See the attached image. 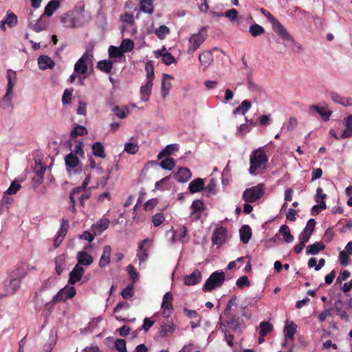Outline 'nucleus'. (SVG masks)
Returning <instances> with one entry per match:
<instances>
[{"mask_svg":"<svg viewBox=\"0 0 352 352\" xmlns=\"http://www.w3.org/2000/svg\"><path fill=\"white\" fill-rule=\"evenodd\" d=\"M268 157L263 147L252 151L250 155V168L249 173L250 175L262 174L267 168Z\"/></svg>","mask_w":352,"mask_h":352,"instance_id":"obj_1","label":"nucleus"},{"mask_svg":"<svg viewBox=\"0 0 352 352\" xmlns=\"http://www.w3.org/2000/svg\"><path fill=\"white\" fill-rule=\"evenodd\" d=\"M175 149H176V144L168 145L158 154L157 158L159 160H162V161L160 162L152 161L150 163L157 164L165 170H171L175 166V163L174 159L170 157V156Z\"/></svg>","mask_w":352,"mask_h":352,"instance_id":"obj_2","label":"nucleus"},{"mask_svg":"<svg viewBox=\"0 0 352 352\" xmlns=\"http://www.w3.org/2000/svg\"><path fill=\"white\" fill-rule=\"evenodd\" d=\"M24 272H19V270L14 271L9 280L4 281L6 292L1 294V297L7 296L14 294L21 285V279L24 277Z\"/></svg>","mask_w":352,"mask_h":352,"instance_id":"obj_3","label":"nucleus"},{"mask_svg":"<svg viewBox=\"0 0 352 352\" xmlns=\"http://www.w3.org/2000/svg\"><path fill=\"white\" fill-rule=\"evenodd\" d=\"M208 31L206 26H203L197 33L193 34L188 39L189 47L187 49L188 54H192L198 50L201 45L206 40Z\"/></svg>","mask_w":352,"mask_h":352,"instance_id":"obj_4","label":"nucleus"},{"mask_svg":"<svg viewBox=\"0 0 352 352\" xmlns=\"http://www.w3.org/2000/svg\"><path fill=\"white\" fill-rule=\"evenodd\" d=\"M226 280L225 273L223 272H214L210 274L203 286V291L211 292L217 287H221Z\"/></svg>","mask_w":352,"mask_h":352,"instance_id":"obj_5","label":"nucleus"},{"mask_svg":"<svg viewBox=\"0 0 352 352\" xmlns=\"http://www.w3.org/2000/svg\"><path fill=\"white\" fill-rule=\"evenodd\" d=\"M265 185L259 184L246 189L243 194V198L245 202L252 203L259 199L264 194Z\"/></svg>","mask_w":352,"mask_h":352,"instance_id":"obj_6","label":"nucleus"},{"mask_svg":"<svg viewBox=\"0 0 352 352\" xmlns=\"http://www.w3.org/2000/svg\"><path fill=\"white\" fill-rule=\"evenodd\" d=\"M92 54L85 52L74 65V72L78 75H85L87 73L89 65H92Z\"/></svg>","mask_w":352,"mask_h":352,"instance_id":"obj_7","label":"nucleus"},{"mask_svg":"<svg viewBox=\"0 0 352 352\" xmlns=\"http://www.w3.org/2000/svg\"><path fill=\"white\" fill-rule=\"evenodd\" d=\"M76 294L75 288L65 286L62 288L52 298L50 302L46 303L45 307H50L52 304L59 301H65L68 298H72Z\"/></svg>","mask_w":352,"mask_h":352,"instance_id":"obj_8","label":"nucleus"},{"mask_svg":"<svg viewBox=\"0 0 352 352\" xmlns=\"http://www.w3.org/2000/svg\"><path fill=\"white\" fill-rule=\"evenodd\" d=\"M204 203L197 199L192 202L191 208H192V220H197L199 219L205 218L206 217L204 212Z\"/></svg>","mask_w":352,"mask_h":352,"instance_id":"obj_9","label":"nucleus"},{"mask_svg":"<svg viewBox=\"0 0 352 352\" xmlns=\"http://www.w3.org/2000/svg\"><path fill=\"white\" fill-rule=\"evenodd\" d=\"M173 295L170 292H166L163 297L162 308L163 309L162 315L164 318H168L173 311L172 305Z\"/></svg>","mask_w":352,"mask_h":352,"instance_id":"obj_10","label":"nucleus"},{"mask_svg":"<svg viewBox=\"0 0 352 352\" xmlns=\"http://www.w3.org/2000/svg\"><path fill=\"white\" fill-rule=\"evenodd\" d=\"M18 23V17L17 16L12 12L8 10L6 13V15L1 21H0V29L3 31L6 30V25H7L9 28H12L16 26Z\"/></svg>","mask_w":352,"mask_h":352,"instance_id":"obj_11","label":"nucleus"},{"mask_svg":"<svg viewBox=\"0 0 352 352\" xmlns=\"http://www.w3.org/2000/svg\"><path fill=\"white\" fill-rule=\"evenodd\" d=\"M90 181V176L87 175L85 180L83 181L82 185L79 187L75 188L73 189L72 192L69 195V199H70V205L72 208L73 211L75 210L74 206H75V198L76 195H79L87 187L89 182Z\"/></svg>","mask_w":352,"mask_h":352,"instance_id":"obj_12","label":"nucleus"},{"mask_svg":"<svg viewBox=\"0 0 352 352\" xmlns=\"http://www.w3.org/2000/svg\"><path fill=\"white\" fill-rule=\"evenodd\" d=\"M227 231L223 228H217L212 234V241L214 245H221L226 241Z\"/></svg>","mask_w":352,"mask_h":352,"instance_id":"obj_13","label":"nucleus"},{"mask_svg":"<svg viewBox=\"0 0 352 352\" xmlns=\"http://www.w3.org/2000/svg\"><path fill=\"white\" fill-rule=\"evenodd\" d=\"M272 27L274 30L283 40L286 41H293L292 36L278 21H276L272 25Z\"/></svg>","mask_w":352,"mask_h":352,"instance_id":"obj_14","label":"nucleus"},{"mask_svg":"<svg viewBox=\"0 0 352 352\" xmlns=\"http://www.w3.org/2000/svg\"><path fill=\"white\" fill-rule=\"evenodd\" d=\"M84 272L85 270L82 266L76 265L69 273V284L74 285L76 282L79 281L82 278Z\"/></svg>","mask_w":352,"mask_h":352,"instance_id":"obj_15","label":"nucleus"},{"mask_svg":"<svg viewBox=\"0 0 352 352\" xmlns=\"http://www.w3.org/2000/svg\"><path fill=\"white\" fill-rule=\"evenodd\" d=\"M315 223L316 221H307L306 227L298 236L300 242L307 243L309 240L315 228Z\"/></svg>","mask_w":352,"mask_h":352,"instance_id":"obj_16","label":"nucleus"},{"mask_svg":"<svg viewBox=\"0 0 352 352\" xmlns=\"http://www.w3.org/2000/svg\"><path fill=\"white\" fill-rule=\"evenodd\" d=\"M202 278V275L200 271L195 270L190 275H187L184 278V284L186 285H195L198 284Z\"/></svg>","mask_w":352,"mask_h":352,"instance_id":"obj_17","label":"nucleus"},{"mask_svg":"<svg viewBox=\"0 0 352 352\" xmlns=\"http://www.w3.org/2000/svg\"><path fill=\"white\" fill-rule=\"evenodd\" d=\"M213 60V55L209 50L201 53L199 56V61L203 67L204 70L207 69Z\"/></svg>","mask_w":352,"mask_h":352,"instance_id":"obj_18","label":"nucleus"},{"mask_svg":"<svg viewBox=\"0 0 352 352\" xmlns=\"http://www.w3.org/2000/svg\"><path fill=\"white\" fill-rule=\"evenodd\" d=\"M77 261L79 265L88 266L90 265L93 261V257L85 251L79 252L77 254Z\"/></svg>","mask_w":352,"mask_h":352,"instance_id":"obj_19","label":"nucleus"},{"mask_svg":"<svg viewBox=\"0 0 352 352\" xmlns=\"http://www.w3.org/2000/svg\"><path fill=\"white\" fill-rule=\"evenodd\" d=\"M38 64L39 68L42 70L46 69H52L54 67L55 63L54 60L48 56L41 55L38 58Z\"/></svg>","mask_w":352,"mask_h":352,"instance_id":"obj_20","label":"nucleus"},{"mask_svg":"<svg viewBox=\"0 0 352 352\" xmlns=\"http://www.w3.org/2000/svg\"><path fill=\"white\" fill-rule=\"evenodd\" d=\"M330 98L333 102L340 104L344 107L352 106L351 98L342 97L336 92L330 93Z\"/></svg>","mask_w":352,"mask_h":352,"instance_id":"obj_21","label":"nucleus"},{"mask_svg":"<svg viewBox=\"0 0 352 352\" xmlns=\"http://www.w3.org/2000/svg\"><path fill=\"white\" fill-rule=\"evenodd\" d=\"M155 56L162 58L163 62L166 65H170L175 61V57L169 52H168L165 47L162 50L155 52Z\"/></svg>","mask_w":352,"mask_h":352,"instance_id":"obj_22","label":"nucleus"},{"mask_svg":"<svg viewBox=\"0 0 352 352\" xmlns=\"http://www.w3.org/2000/svg\"><path fill=\"white\" fill-rule=\"evenodd\" d=\"M111 253V248L110 245H105L103 248V252L100 256L99 265L100 267L107 266L110 263V256Z\"/></svg>","mask_w":352,"mask_h":352,"instance_id":"obj_23","label":"nucleus"},{"mask_svg":"<svg viewBox=\"0 0 352 352\" xmlns=\"http://www.w3.org/2000/svg\"><path fill=\"white\" fill-rule=\"evenodd\" d=\"M68 221H63L61 227L58 232L56 237L54 239V246L58 248L63 241L68 230Z\"/></svg>","mask_w":352,"mask_h":352,"instance_id":"obj_24","label":"nucleus"},{"mask_svg":"<svg viewBox=\"0 0 352 352\" xmlns=\"http://www.w3.org/2000/svg\"><path fill=\"white\" fill-rule=\"evenodd\" d=\"M344 125L345 126V129L340 135V138L345 139L352 137V115H349L344 118Z\"/></svg>","mask_w":352,"mask_h":352,"instance_id":"obj_25","label":"nucleus"},{"mask_svg":"<svg viewBox=\"0 0 352 352\" xmlns=\"http://www.w3.org/2000/svg\"><path fill=\"white\" fill-rule=\"evenodd\" d=\"M65 162L67 170H70V169L76 168L78 165L80 161L75 154L70 153L65 155Z\"/></svg>","mask_w":352,"mask_h":352,"instance_id":"obj_26","label":"nucleus"},{"mask_svg":"<svg viewBox=\"0 0 352 352\" xmlns=\"http://www.w3.org/2000/svg\"><path fill=\"white\" fill-rule=\"evenodd\" d=\"M192 177L191 171L186 167H180L177 169V182L185 183Z\"/></svg>","mask_w":352,"mask_h":352,"instance_id":"obj_27","label":"nucleus"},{"mask_svg":"<svg viewBox=\"0 0 352 352\" xmlns=\"http://www.w3.org/2000/svg\"><path fill=\"white\" fill-rule=\"evenodd\" d=\"M240 240L247 244L252 237V230L249 226L244 225L239 230Z\"/></svg>","mask_w":352,"mask_h":352,"instance_id":"obj_28","label":"nucleus"},{"mask_svg":"<svg viewBox=\"0 0 352 352\" xmlns=\"http://www.w3.org/2000/svg\"><path fill=\"white\" fill-rule=\"evenodd\" d=\"M204 188V182L201 178H197L188 185V189L191 193L200 192Z\"/></svg>","mask_w":352,"mask_h":352,"instance_id":"obj_29","label":"nucleus"},{"mask_svg":"<svg viewBox=\"0 0 352 352\" xmlns=\"http://www.w3.org/2000/svg\"><path fill=\"white\" fill-rule=\"evenodd\" d=\"M36 20L35 21H29L28 27L34 32H39L46 28V23L42 20V16Z\"/></svg>","mask_w":352,"mask_h":352,"instance_id":"obj_30","label":"nucleus"},{"mask_svg":"<svg viewBox=\"0 0 352 352\" xmlns=\"http://www.w3.org/2000/svg\"><path fill=\"white\" fill-rule=\"evenodd\" d=\"M173 79V77L168 74H164L162 81V93L163 97H165L168 94L171 87L170 80Z\"/></svg>","mask_w":352,"mask_h":352,"instance_id":"obj_31","label":"nucleus"},{"mask_svg":"<svg viewBox=\"0 0 352 352\" xmlns=\"http://www.w3.org/2000/svg\"><path fill=\"white\" fill-rule=\"evenodd\" d=\"M55 261V270L58 275H60L61 273L65 269V255L60 254L56 256L54 259Z\"/></svg>","mask_w":352,"mask_h":352,"instance_id":"obj_32","label":"nucleus"},{"mask_svg":"<svg viewBox=\"0 0 352 352\" xmlns=\"http://www.w3.org/2000/svg\"><path fill=\"white\" fill-rule=\"evenodd\" d=\"M6 77L8 79L7 89L8 90L9 92H12L14 86L15 85V84L16 82V73L15 71L8 69L7 70Z\"/></svg>","mask_w":352,"mask_h":352,"instance_id":"obj_33","label":"nucleus"},{"mask_svg":"<svg viewBox=\"0 0 352 352\" xmlns=\"http://www.w3.org/2000/svg\"><path fill=\"white\" fill-rule=\"evenodd\" d=\"M59 6L60 2L58 0H51L45 6L44 14L43 15H46L47 16H52L54 11L59 8Z\"/></svg>","mask_w":352,"mask_h":352,"instance_id":"obj_34","label":"nucleus"},{"mask_svg":"<svg viewBox=\"0 0 352 352\" xmlns=\"http://www.w3.org/2000/svg\"><path fill=\"white\" fill-rule=\"evenodd\" d=\"M153 87V82L150 81H147L146 85L141 87L140 93L142 96V100L144 102L148 100L150 95L151 94V90Z\"/></svg>","mask_w":352,"mask_h":352,"instance_id":"obj_35","label":"nucleus"},{"mask_svg":"<svg viewBox=\"0 0 352 352\" xmlns=\"http://www.w3.org/2000/svg\"><path fill=\"white\" fill-rule=\"evenodd\" d=\"M113 62L109 59L100 60L97 64V67L100 71L109 74L113 68Z\"/></svg>","mask_w":352,"mask_h":352,"instance_id":"obj_36","label":"nucleus"},{"mask_svg":"<svg viewBox=\"0 0 352 352\" xmlns=\"http://www.w3.org/2000/svg\"><path fill=\"white\" fill-rule=\"evenodd\" d=\"M279 233L283 236L285 243H290L294 241V236L292 235L289 228L287 225H282L280 226Z\"/></svg>","mask_w":352,"mask_h":352,"instance_id":"obj_37","label":"nucleus"},{"mask_svg":"<svg viewBox=\"0 0 352 352\" xmlns=\"http://www.w3.org/2000/svg\"><path fill=\"white\" fill-rule=\"evenodd\" d=\"M324 245L320 242L311 244L306 248V253L307 254L316 255L320 251L324 250Z\"/></svg>","mask_w":352,"mask_h":352,"instance_id":"obj_38","label":"nucleus"},{"mask_svg":"<svg viewBox=\"0 0 352 352\" xmlns=\"http://www.w3.org/2000/svg\"><path fill=\"white\" fill-rule=\"evenodd\" d=\"M91 148H92L93 154L96 157H99L101 158H104L106 157V154L104 152V148L103 145L102 144V143H100L99 142H96L94 143Z\"/></svg>","mask_w":352,"mask_h":352,"instance_id":"obj_39","label":"nucleus"},{"mask_svg":"<svg viewBox=\"0 0 352 352\" xmlns=\"http://www.w3.org/2000/svg\"><path fill=\"white\" fill-rule=\"evenodd\" d=\"M250 107L251 102L248 100H245L241 102V104L239 107H237L233 110V113L234 115L240 113L245 115V113L250 109Z\"/></svg>","mask_w":352,"mask_h":352,"instance_id":"obj_40","label":"nucleus"},{"mask_svg":"<svg viewBox=\"0 0 352 352\" xmlns=\"http://www.w3.org/2000/svg\"><path fill=\"white\" fill-rule=\"evenodd\" d=\"M247 86L250 91L261 93L262 88L254 82L252 75L250 74L247 76Z\"/></svg>","mask_w":352,"mask_h":352,"instance_id":"obj_41","label":"nucleus"},{"mask_svg":"<svg viewBox=\"0 0 352 352\" xmlns=\"http://www.w3.org/2000/svg\"><path fill=\"white\" fill-rule=\"evenodd\" d=\"M310 109L316 111L318 114H320L324 121L329 120L331 115V111H327L324 107H319L316 105H312L310 107Z\"/></svg>","mask_w":352,"mask_h":352,"instance_id":"obj_42","label":"nucleus"},{"mask_svg":"<svg viewBox=\"0 0 352 352\" xmlns=\"http://www.w3.org/2000/svg\"><path fill=\"white\" fill-rule=\"evenodd\" d=\"M148 241V239H144L139 245V250L137 253V256L140 261V264L145 261L148 258V254L146 250L144 249V245Z\"/></svg>","mask_w":352,"mask_h":352,"instance_id":"obj_43","label":"nucleus"},{"mask_svg":"<svg viewBox=\"0 0 352 352\" xmlns=\"http://www.w3.org/2000/svg\"><path fill=\"white\" fill-rule=\"evenodd\" d=\"M88 133L87 129L81 125L76 126L70 132V137L76 138L78 136H83L87 135Z\"/></svg>","mask_w":352,"mask_h":352,"instance_id":"obj_44","label":"nucleus"},{"mask_svg":"<svg viewBox=\"0 0 352 352\" xmlns=\"http://www.w3.org/2000/svg\"><path fill=\"white\" fill-rule=\"evenodd\" d=\"M12 92H9L6 90V93L3 96L2 100L0 102V107L3 109H7L12 106L11 98Z\"/></svg>","mask_w":352,"mask_h":352,"instance_id":"obj_45","label":"nucleus"},{"mask_svg":"<svg viewBox=\"0 0 352 352\" xmlns=\"http://www.w3.org/2000/svg\"><path fill=\"white\" fill-rule=\"evenodd\" d=\"M259 328V334L264 337L272 330L273 327L269 322L263 321L260 323Z\"/></svg>","mask_w":352,"mask_h":352,"instance_id":"obj_46","label":"nucleus"},{"mask_svg":"<svg viewBox=\"0 0 352 352\" xmlns=\"http://www.w3.org/2000/svg\"><path fill=\"white\" fill-rule=\"evenodd\" d=\"M140 10L142 12L152 14L153 12V6L152 4L151 0H141L140 1Z\"/></svg>","mask_w":352,"mask_h":352,"instance_id":"obj_47","label":"nucleus"},{"mask_svg":"<svg viewBox=\"0 0 352 352\" xmlns=\"http://www.w3.org/2000/svg\"><path fill=\"white\" fill-rule=\"evenodd\" d=\"M170 33L168 28L164 25H160L159 28L155 30V34L160 40L165 38V37Z\"/></svg>","mask_w":352,"mask_h":352,"instance_id":"obj_48","label":"nucleus"},{"mask_svg":"<svg viewBox=\"0 0 352 352\" xmlns=\"http://www.w3.org/2000/svg\"><path fill=\"white\" fill-rule=\"evenodd\" d=\"M249 32L252 36L256 37L263 34L265 32V30L261 25L255 23L250 27Z\"/></svg>","mask_w":352,"mask_h":352,"instance_id":"obj_49","label":"nucleus"},{"mask_svg":"<svg viewBox=\"0 0 352 352\" xmlns=\"http://www.w3.org/2000/svg\"><path fill=\"white\" fill-rule=\"evenodd\" d=\"M120 47L123 52H129L134 48V43L131 39H124L121 43Z\"/></svg>","mask_w":352,"mask_h":352,"instance_id":"obj_50","label":"nucleus"},{"mask_svg":"<svg viewBox=\"0 0 352 352\" xmlns=\"http://www.w3.org/2000/svg\"><path fill=\"white\" fill-rule=\"evenodd\" d=\"M113 111L116 116L121 119H123L126 117V113L129 111V110L126 107L120 108L118 106H116L113 108Z\"/></svg>","mask_w":352,"mask_h":352,"instance_id":"obj_51","label":"nucleus"},{"mask_svg":"<svg viewBox=\"0 0 352 352\" xmlns=\"http://www.w3.org/2000/svg\"><path fill=\"white\" fill-rule=\"evenodd\" d=\"M139 151V146L137 144L127 142L124 145V151L129 154L134 155Z\"/></svg>","mask_w":352,"mask_h":352,"instance_id":"obj_52","label":"nucleus"},{"mask_svg":"<svg viewBox=\"0 0 352 352\" xmlns=\"http://www.w3.org/2000/svg\"><path fill=\"white\" fill-rule=\"evenodd\" d=\"M145 69L146 72L147 81L151 80V82H153L155 76L153 65L151 62L147 63L145 67Z\"/></svg>","mask_w":352,"mask_h":352,"instance_id":"obj_53","label":"nucleus"},{"mask_svg":"<svg viewBox=\"0 0 352 352\" xmlns=\"http://www.w3.org/2000/svg\"><path fill=\"white\" fill-rule=\"evenodd\" d=\"M285 333L286 336L290 339L293 338L296 331V326L294 323L291 322L285 327Z\"/></svg>","mask_w":352,"mask_h":352,"instance_id":"obj_54","label":"nucleus"},{"mask_svg":"<svg viewBox=\"0 0 352 352\" xmlns=\"http://www.w3.org/2000/svg\"><path fill=\"white\" fill-rule=\"evenodd\" d=\"M108 52L111 58H120L122 56L120 49L113 45L109 47Z\"/></svg>","mask_w":352,"mask_h":352,"instance_id":"obj_55","label":"nucleus"},{"mask_svg":"<svg viewBox=\"0 0 352 352\" xmlns=\"http://www.w3.org/2000/svg\"><path fill=\"white\" fill-rule=\"evenodd\" d=\"M120 20L122 22L126 23L131 25L135 23L133 14L129 12H125L120 16Z\"/></svg>","mask_w":352,"mask_h":352,"instance_id":"obj_56","label":"nucleus"},{"mask_svg":"<svg viewBox=\"0 0 352 352\" xmlns=\"http://www.w3.org/2000/svg\"><path fill=\"white\" fill-rule=\"evenodd\" d=\"M91 193L89 191L85 190V189L80 193L79 195H76V199L79 200L80 205L82 206H84V203L86 200L90 198Z\"/></svg>","mask_w":352,"mask_h":352,"instance_id":"obj_57","label":"nucleus"},{"mask_svg":"<svg viewBox=\"0 0 352 352\" xmlns=\"http://www.w3.org/2000/svg\"><path fill=\"white\" fill-rule=\"evenodd\" d=\"M325 208H326L325 201H320V203H318L317 205H315L312 207L311 214L313 216H316V215L318 214L322 210H324Z\"/></svg>","mask_w":352,"mask_h":352,"instance_id":"obj_58","label":"nucleus"},{"mask_svg":"<svg viewBox=\"0 0 352 352\" xmlns=\"http://www.w3.org/2000/svg\"><path fill=\"white\" fill-rule=\"evenodd\" d=\"M56 283V278L50 277L48 279L45 280V282L43 283L41 287V292L47 289H52Z\"/></svg>","mask_w":352,"mask_h":352,"instance_id":"obj_59","label":"nucleus"},{"mask_svg":"<svg viewBox=\"0 0 352 352\" xmlns=\"http://www.w3.org/2000/svg\"><path fill=\"white\" fill-rule=\"evenodd\" d=\"M21 187V184L17 183L16 180H14L11 183L10 187L7 190V193L9 195H14L20 190Z\"/></svg>","mask_w":352,"mask_h":352,"instance_id":"obj_60","label":"nucleus"},{"mask_svg":"<svg viewBox=\"0 0 352 352\" xmlns=\"http://www.w3.org/2000/svg\"><path fill=\"white\" fill-rule=\"evenodd\" d=\"M115 347L119 352H126V341L123 339H118L115 342Z\"/></svg>","mask_w":352,"mask_h":352,"instance_id":"obj_61","label":"nucleus"},{"mask_svg":"<svg viewBox=\"0 0 352 352\" xmlns=\"http://www.w3.org/2000/svg\"><path fill=\"white\" fill-rule=\"evenodd\" d=\"M72 89H66L64 91L63 98H62V102L64 104H69L72 101Z\"/></svg>","mask_w":352,"mask_h":352,"instance_id":"obj_62","label":"nucleus"},{"mask_svg":"<svg viewBox=\"0 0 352 352\" xmlns=\"http://www.w3.org/2000/svg\"><path fill=\"white\" fill-rule=\"evenodd\" d=\"M184 315L187 317L188 318L192 320L198 318L199 315L197 311L189 309L186 307H184L183 309Z\"/></svg>","mask_w":352,"mask_h":352,"instance_id":"obj_63","label":"nucleus"},{"mask_svg":"<svg viewBox=\"0 0 352 352\" xmlns=\"http://www.w3.org/2000/svg\"><path fill=\"white\" fill-rule=\"evenodd\" d=\"M127 272L130 276L131 279L135 282L138 279V273L133 265H129L127 267Z\"/></svg>","mask_w":352,"mask_h":352,"instance_id":"obj_64","label":"nucleus"}]
</instances>
